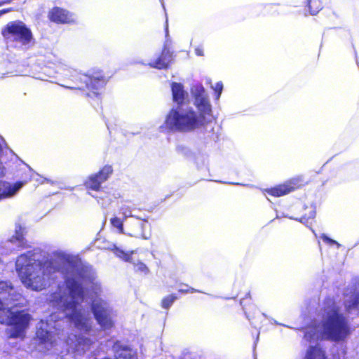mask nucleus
I'll use <instances>...</instances> for the list:
<instances>
[{
    "mask_svg": "<svg viewBox=\"0 0 359 359\" xmlns=\"http://www.w3.org/2000/svg\"><path fill=\"white\" fill-rule=\"evenodd\" d=\"M178 291L180 292H182V293H184V294H187V293H189V292L193 293V292H196V290L195 289L192 288V287H189L187 285H182L180 286V288L178 289Z\"/></svg>",
    "mask_w": 359,
    "mask_h": 359,
    "instance_id": "bb28decb",
    "label": "nucleus"
},
{
    "mask_svg": "<svg viewBox=\"0 0 359 359\" xmlns=\"http://www.w3.org/2000/svg\"><path fill=\"white\" fill-rule=\"evenodd\" d=\"M172 93L174 102L177 104L183 103L186 93L183 89V86L180 83H172Z\"/></svg>",
    "mask_w": 359,
    "mask_h": 359,
    "instance_id": "6ab92c4d",
    "label": "nucleus"
},
{
    "mask_svg": "<svg viewBox=\"0 0 359 359\" xmlns=\"http://www.w3.org/2000/svg\"><path fill=\"white\" fill-rule=\"evenodd\" d=\"M5 2V0H0V5Z\"/></svg>",
    "mask_w": 359,
    "mask_h": 359,
    "instance_id": "c9c22d12",
    "label": "nucleus"
},
{
    "mask_svg": "<svg viewBox=\"0 0 359 359\" xmlns=\"http://www.w3.org/2000/svg\"><path fill=\"white\" fill-rule=\"evenodd\" d=\"M113 351L116 359H137L135 351L126 346H122L119 341L114 343Z\"/></svg>",
    "mask_w": 359,
    "mask_h": 359,
    "instance_id": "4468645a",
    "label": "nucleus"
},
{
    "mask_svg": "<svg viewBox=\"0 0 359 359\" xmlns=\"http://www.w3.org/2000/svg\"><path fill=\"white\" fill-rule=\"evenodd\" d=\"M8 38L29 46L33 41L32 34L25 23L21 21L11 22L7 25Z\"/></svg>",
    "mask_w": 359,
    "mask_h": 359,
    "instance_id": "0eeeda50",
    "label": "nucleus"
},
{
    "mask_svg": "<svg viewBox=\"0 0 359 359\" xmlns=\"http://www.w3.org/2000/svg\"><path fill=\"white\" fill-rule=\"evenodd\" d=\"M306 359H326L324 352L318 346H311L306 354Z\"/></svg>",
    "mask_w": 359,
    "mask_h": 359,
    "instance_id": "412c9836",
    "label": "nucleus"
},
{
    "mask_svg": "<svg viewBox=\"0 0 359 359\" xmlns=\"http://www.w3.org/2000/svg\"><path fill=\"white\" fill-rule=\"evenodd\" d=\"M111 224L112 226L115 228H116L119 233H126V232L124 231L123 222V221L121 220L120 218L115 217L111 219Z\"/></svg>",
    "mask_w": 359,
    "mask_h": 359,
    "instance_id": "5701e85b",
    "label": "nucleus"
},
{
    "mask_svg": "<svg viewBox=\"0 0 359 359\" xmlns=\"http://www.w3.org/2000/svg\"><path fill=\"white\" fill-rule=\"evenodd\" d=\"M65 88H71V89H73V88H80L79 86H63Z\"/></svg>",
    "mask_w": 359,
    "mask_h": 359,
    "instance_id": "72a5a7b5",
    "label": "nucleus"
},
{
    "mask_svg": "<svg viewBox=\"0 0 359 359\" xmlns=\"http://www.w3.org/2000/svg\"><path fill=\"white\" fill-rule=\"evenodd\" d=\"M195 53L198 56H202L203 55V50L201 48H196L195 49Z\"/></svg>",
    "mask_w": 359,
    "mask_h": 359,
    "instance_id": "2f4dec72",
    "label": "nucleus"
},
{
    "mask_svg": "<svg viewBox=\"0 0 359 359\" xmlns=\"http://www.w3.org/2000/svg\"><path fill=\"white\" fill-rule=\"evenodd\" d=\"M212 119V114H206L202 111L196 112L191 107L180 106L169 111L165 127L173 131L189 132L211 122Z\"/></svg>",
    "mask_w": 359,
    "mask_h": 359,
    "instance_id": "20e7f679",
    "label": "nucleus"
},
{
    "mask_svg": "<svg viewBox=\"0 0 359 359\" xmlns=\"http://www.w3.org/2000/svg\"><path fill=\"white\" fill-rule=\"evenodd\" d=\"M134 267L135 270L137 272L143 273L144 274H148L149 273V268L142 262L138 261L137 262L134 263Z\"/></svg>",
    "mask_w": 359,
    "mask_h": 359,
    "instance_id": "393cba45",
    "label": "nucleus"
},
{
    "mask_svg": "<svg viewBox=\"0 0 359 359\" xmlns=\"http://www.w3.org/2000/svg\"><path fill=\"white\" fill-rule=\"evenodd\" d=\"M345 307L348 312L359 311V292L351 296L346 295Z\"/></svg>",
    "mask_w": 359,
    "mask_h": 359,
    "instance_id": "a211bd4d",
    "label": "nucleus"
},
{
    "mask_svg": "<svg viewBox=\"0 0 359 359\" xmlns=\"http://www.w3.org/2000/svg\"><path fill=\"white\" fill-rule=\"evenodd\" d=\"M50 19L57 22L67 23L74 20V16L64 9L55 8L50 13Z\"/></svg>",
    "mask_w": 359,
    "mask_h": 359,
    "instance_id": "dca6fc26",
    "label": "nucleus"
},
{
    "mask_svg": "<svg viewBox=\"0 0 359 359\" xmlns=\"http://www.w3.org/2000/svg\"><path fill=\"white\" fill-rule=\"evenodd\" d=\"M315 216H316V212L313 210H312L310 212L309 217L308 218H306V217H303L302 218H301L300 222L304 224H307L309 219H313L315 217Z\"/></svg>",
    "mask_w": 359,
    "mask_h": 359,
    "instance_id": "c756f323",
    "label": "nucleus"
},
{
    "mask_svg": "<svg viewBox=\"0 0 359 359\" xmlns=\"http://www.w3.org/2000/svg\"><path fill=\"white\" fill-rule=\"evenodd\" d=\"M298 182L296 180H291L283 184L266 190L267 193L273 196H281L285 195L297 187Z\"/></svg>",
    "mask_w": 359,
    "mask_h": 359,
    "instance_id": "2eb2a0df",
    "label": "nucleus"
},
{
    "mask_svg": "<svg viewBox=\"0 0 359 359\" xmlns=\"http://www.w3.org/2000/svg\"><path fill=\"white\" fill-rule=\"evenodd\" d=\"M318 11H311L310 12H311V15H315L316 13H318Z\"/></svg>",
    "mask_w": 359,
    "mask_h": 359,
    "instance_id": "f704fd0d",
    "label": "nucleus"
},
{
    "mask_svg": "<svg viewBox=\"0 0 359 359\" xmlns=\"http://www.w3.org/2000/svg\"><path fill=\"white\" fill-rule=\"evenodd\" d=\"M65 78H71L72 81L79 80L86 83L89 89L97 90L104 86L105 81L100 75L88 76L86 74L79 75L75 69H67L63 72Z\"/></svg>",
    "mask_w": 359,
    "mask_h": 359,
    "instance_id": "6e6552de",
    "label": "nucleus"
},
{
    "mask_svg": "<svg viewBox=\"0 0 359 359\" xmlns=\"http://www.w3.org/2000/svg\"><path fill=\"white\" fill-rule=\"evenodd\" d=\"M119 212L123 216L124 220H126L128 217L132 219L135 217L133 215V210L127 205H123L119 209Z\"/></svg>",
    "mask_w": 359,
    "mask_h": 359,
    "instance_id": "4be33fe9",
    "label": "nucleus"
},
{
    "mask_svg": "<svg viewBox=\"0 0 359 359\" xmlns=\"http://www.w3.org/2000/svg\"><path fill=\"white\" fill-rule=\"evenodd\" d=\"M100 286L97 282L81 274L68 277L58 291L50 295V302L61 310L74 327L81 331L88 332L92 326L88 299L92 302V310L95 319L104 330L113 326L111 310L107 302L98 297Z\"/></svg>",
    "mask_w": 359,
    "mask_h": 359,
    "instance_id": "f257e3e1",
    "label": "nucleus"
},
{
    "mask_svg": "<svg viewBox=\"0 0 359 359\" xmlns=\"http://www.w3.org/2000/svg\"><path fill=\"white\" fill-rule=\"evenodd\" d=\"M321 238L323 240V241L327 242L328 243L336 244L338 247H339V245H340L337 241L328 238L325 234L322 235Z\"/></svg>",
    "mask_w": 359,
    "mask_h": 359,
    "instance_id": "7c9ffc66",
    "label": "nucleus"
},
{
    "mask_svg": "<svg viewBox=\"0 0 359 359\" xmlns=\"http://www.w3.org/2000/svg\"><path fill=\"white\" fill-rule=\"evenodd\" d=\"M0 298V323L8 324L6 333L10 338L23 339L29 327L30 315L24 311H15L14 306H7Z\"/></svg>",
    "mask_w": 359,
    "mask_h": 359,
    "instance_id": "39448f33",
    "label": "nucleus"
},
{
    "mask_svg": "<svg viewBox=\"0 0 359 359\" xmlns=\"http://www.w3.org/2000/svg\"><path fill=\"white\" fill-rule=\"evenodd\" d=\"M345 355H346V351L345 349L341 347L340 352L337 353H334L333 357L334 359H345Z\"/></svg>",
    "mask_w": 359,
    "mask_h": 359,
    "instance_id": "c85d7f7f",
    "label": "nucleus"
},
{
    "mask_svg": "<svg viewBox=\"0 0 359 359\" xmlns=\"http://www.w3.org/2000/svg\"><path fill=\"white\" fill-rule=\"evenodd\" d=\"M57 325L51 326L50 323L43 320H41L38 323L35 341L39 343V350L40 351L49 350L56 344L55 336L59 335V333L55 332L57 330ZM57 338L60 337H57Z\"/></svg>",
    "mask_w": 359,
    "mask_h": 359,
    "instance_id": "423d86ee",
    "label": "nucleus"
},
{
    "mask_svg": "<svg viewBox=\"0 0 359 359\" xmlns=\"http://www.w3.org/2000/svg\"><path fill=\"white\" fill-rule=\"evenodd\" d=\"M212 88L214 89V90L217 93V99H219V96L222 92V89H223V84L222 82H217L215 86H212Z\"/></svg>",
    "mask_w": 359,
    "mask_h": 359,
    "instance_id": "cd10ccee",
    "label": "nucleus"
},
{
    "mask_svg": "<svg viewBox=\"0 0 359 359\" xmlns=\"http://www.w3.org/2000/svg\"><path fill=\"white\" fill-rule=\"evenodd\" d=\"M44 181H46V182H50V180H48V179H46V178L44 179Z\"/></svg>",
    "mask_w": 359,
    "mask_h": 359,
    "instance_id": "e433bc0d",
    "label": "nucleus"
},
{
    "mask_svg": "<svg viewBox=\"0 0 359 359\" xmlns=\"http://www.w3.org/2000/svg\"><path fill=\"white\" fill-rule=\"evenodd\" d=\"M0 297L2 300L6 302V304L17 307L18 306H23L25 299L20 293L16 291L11 284L6 281L0 282Z\"/></svg>",
    "mask_w": 359,
    "mask_h": 359,
    "instance_id": "9d476101",
    "label": "nucleus"
},
{
    "mask_svg": "<svg viewBox=\"0 0 359 359\" xmlns=\"http://www.w3.org/2000/svg\"><path fill=\"white\" fill-rule=\"evenodd\" d=\"M15 235L12 236L10 241L11 243H15L16 245L19 248H24L25 245V239L23 237L24 229L20 225L17 224L15 226Z\"/></svg>",
    "mask_w": 359,
    "mask_h": 359,
    "instance_id": "aec40b11",
    "label": "nucleus"
},
{
    "mask_svg": "<svg viewBox=\"0 0 359 359\" xmlns=\"http://www.w3.org/2000/svg\"><path fill=\"white\" fill-rule=\"evenodd\" d=\"M50 321H55V323L57 321L56 315L52 314L50 316Z\"/></svg>",
    "mask_w": 359,
    "mask_h": 359,
    "instance_id": "473e14b6",
    "label": "nucleus"
},
{
    "mask_svg": "<svg viewBox=\"0 0 359 359\" xmlns=\"http://www.w3.org/2000/svg\"><path fill=\"white\" fill-rule=\"evenodd\" d=\"M311 3H312V2H311V1H310V4H309V8H311Z\"/></svg>",
    "mask_w": 359,
    "mask_h": 359,
    "instance_id": "4c0bfd02",
    "label": "nucleus"
},
{
    "mask_svg": "<svg viewBox=\"0 0 359 359\" xmlns=\"http://www.w3.org/2000/svg\"><path fill=\"white\" fill-rule=\"evenodd\" d=\"M320 312L321 323L306 329L305 339L309 341L319 339L344 340L349 334V325L335 301L331 298L325 299Z\"/></svg>",
    "mask_w": 359,
    "mask_h": 359,
    "instance_id": "7ed1b4c3",
    "label": "nucleus"
},
{
    "mask_svg": "<svg viewBox=\"0 0 359 359\" xmlns=\"http://www.w3.org/2000/svg\"><path fill=\"white\" fill-rule=\"evenodd\" d=\"M176 299L177 297L174 294L167 296L162 300V307L165 309H169Z\"/></svg>",
    "mask_w": 359,
    "mask_h": 359,
    "instance_id": "b1692460",
    "label": "nucleus"
},
{
    "mask_svg": "<svg viewBox=\"0 0 359 359\" xmlns=\"http://www.w3.org/2000/svg\"><path fill=\"white\" fill-rule=\"evenodd\" d=\"M172 61V53L169 50L164 48L162 52L161 56L155 62L150 64L151 67L157 68L159 69H165L168 67L170 62Z\"/></svg>",
    "mask_w": 359,
    "mask_h": 359,
    "instance_id": "f3484780",
    "label": "nucleus"
},
{
    "mask_svg": "<svg viewBox=\"0 0 359 359\" xmlns=\"http://www.w3.org/2000/svg\"><path fill=\"white\" fill-rule=\"evenodd\" d=\"M191 91L195 98L194 104L198 111H205L206 114H212L211 105L203 86L201 84L194 85Z\"/></svg>",
    "mask_w": 359,
    "mask_h": 359,
    "instance_id": "9b49d317",
    "label": "nucleus"
},
{
    "mask_svg": "<svg viewBox=\"0 0 359 359\" xmlns=\"http://www.w3.org/2000/svg\"><path fill=\"white\" fill-rule=\"evenodd\" d=\"M112 168L109 165H105L98 174L91 175L86 181V185L88 189L98 190L100 184L108 179L112 173Z\"/></svg>",
    "mask_w": 359,
    "mask_h": 359,
    "instance_id": "f8f14e48",
    "label": "nucleus"
},
{
    "mask_svg": "<svg viewBox=\"0 0 359 359\" xmlns=\"http://www.w3.org/2000/svg\"><path fill=\"white\" fill-rule=\"evenodd\" d=\"M66 343L72 350L84 353L90 348L92 341L90 339L78 337L75 334H72L68 337Z\"/></svg>",
    "mask_w": 359,
    "mask_h": 359,
    "instance_id": "ddd939ff",
    "label": "nucleus"
},
{
    "mask_svg": "<svg viewBox=\"0 0 359 359\" xmlns=\"http://www.w3.org/2000/svg\"><path fill=\"white\" fill-rule=\"evenodd\" d=\"M69 265L70 256L62 252H55L44 262L39 260L36 252H28L18 257L15 269L25 287L41 291L50 285L55 273H63Z\"/></svg>",
    "mask_w": 359,
    "mask_h": 359,
    "instance_id": "f03ea898",
    "label": "nucleus"
},
{
    "mask_svg": "<svg viewBox=\"0 0 359 359\" xmlns=\"http://www.w3.org/2000/svg\"><path fill=\"white\" fill-rule=\"evenodd\" d=\"M114 253L117 257L123 259V260L126 262H131V254L126 253L123 250L119 249H116Z\"/></svg>",
    "mask_w": 359,
    "mask_h": 359,
    "instance_id": "a878e982",
    "label": "nucleus"
},
{
    "mask_svg": "<svg viewBox=\"0 0 359 359\" xmlns=\"http://www.w3.org/2000/svg\"><path fill=\"white\" fill-rule=\"evenodd\" d=\"M147 227H149V224L147 220L135 216L127 221L126 234L135 238L148 239L151 236V233L150 231L147 232Z\"/></svg>",
    "mask_w": 359,
    "mask_h": 359,
    "instance_id": "1a4fd4ad",
    "label": "nucleus"
}]
</instances>
